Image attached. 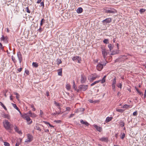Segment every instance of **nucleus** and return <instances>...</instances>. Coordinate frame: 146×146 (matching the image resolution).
<instances>
[{"mask_svg": "<svg viewBox=\"0 0 146 146\" xmlns=\"http://www.w3.org/2000/svg\"><path fill=\"white\" fill-rule=\"evenodd\" d=\"M105 13H115L117 12L116 11L114 8H109L104 9Z\"/></svg>", "mask_w": 146, "mask_h": 146, "instance_id": "obj_1", "label": "nucleus"}, {"mask_svg": "<svg viewBox=\"0 0 146 146\" xmlns=\"http://www.w3.org/2000/svg\"><path fill=\"white\" fill-rule=\"evenodd\" d=\"M3 126L7 130H9L10 129V124L7 120H5L3 122Z\"/></svg>", "mask_w": 146, "mask_h": 146, "instance_id": "obj_2", "label": "nucleus"}, {"mask_svg": "<svg viewBox=\"0 0 146 146\" xmlns=\"http://www.w3.org/2000/svg\"><path fill=\"white\" fill-rule=\"evenodd\" d=\"M88 88V86L87 85H81L78 87V89L77 90V91H84Z\"/></svg>", "mask_w": 146, "mask_h": 146, "instance_id": "obj_3", "label": "nucleus"}, {"mask_svg": "<svg viewBox=\"0 0 146 146\" xmlns=\"http://www.w3.org/2000/svg\"><path fill=\"white\" fill-rule=\"evenodd\" d=\"M27 139L25 141V143H29L33 140V137L32 135L29 134H28L27 135Z\"/></svg>", "mask_w": 146, "mask_h": 146, "instance_id": "obj_4", "label": "nucleus"}, {"mask_svg": "<svg viewBox=\"0 0 146 146\" xmlns=\"http://www.w3.org/2000/svg\"><path fill=\"white\" fill-rule=\"evenodd\" d=\"M112 20V19L111 18H108L105 19L102 21V23L104 25H106L107 23H110Z\"/></svg>", "mask_w": 146, "mask_h": 146, "instance_id": "obj_5", "label": "nucleus"}, {"mask_svg": "<svg viewBox=\"0 0 146 146\" xmlns=\"http://www.w3.org/2000/svg\"><path fill=\"white\" fill-rule=\"evenodd\" d=\"M20 115H21V116L23 119H26L27 120V122L28 123L29 121H30V120H31V119L30 118L29 116L27 115V114L25 113L23 115L21 114Z\"/></svg>", "mask_w": 146, "mask_h": 146, "instance_id": "obj_6", "label": "nucleus"}, {"mask_svg": "<svg viewBox=\"0 0 146 146\" xmlns=\"http://www.w3.org/2000/svg\"><path fill=\"white\" fill-rule=\"evenodd\" d=\"M72 60L73 61H75L77 60L78 61V63H80L81 61V58L78 56H74L72 58Z\"/></svg>", "mask_w": 146, "mask_h": 146, "instance_id": "obj_7", "label": "nucleus"}, {"mask_svg": "<svg viewBox=\"0 0 146 146\" xmlns=\"http://www.w3.org/2000/svg\"><path fill=\"white\" fill-rule=\"evenodd\" d=\"M17 56L19 60V62L21 63L22 60V55L20 52H19L17 53Z\"/></svg>", "mask_w": 146, "mask_h": 146, "instance_id": "obj_8", "label": "nucleus"}, {"mask_svg": "<svg viewBox=\"0 0 146 146\" xmlns=\"http://www.w3.org/2000/svg\"><path fill=\"white\" fill-rule=\"evenodd\" d=\"M81 82L82 83H85L86 80V77L84 75V74H82L81 76Z\"/></svg>", "mask_w": 146, "mask_h": 146, "instance_id": "obj_9", "label": "nucleus"}, {"mask_svg": "<svg viewBox=\"0 0 146 146\" xmlns=\"http://www.w3.org/2000/svg\"><path fill=\"white\" fill-rule=\"evenodd\" d=\"M98 75H97L96 76H89L88 77V79L90 81V82H92L94 80H95L97 77H98Z\"/></svg>", "mask_w": 146, "mask_h": 146, "instance_id": "obj_10", "label": "nucleus"}, {"mask_svg": "<svg viewBox=\"0 0 146 146\" xmlns=\"http://www.w3.org/2000/svg\"><path fill=\"white\" fill-rule=\"evenodd\" d=\"M97 69L98 71H101L103 68V65L100 63L98 64L96 66Z\"/></svg>", "mask_w": 146, "mask_h": 146, "instance_id": "obj_11", "label": "nucleus"}, {"mask_svg": "<svg viewBox=\"0 0 146 146\" xmlns=\"http://www.w3.org/2000/svg\"><path fill=\"white\" fill-rule=\"evenodd\" d=\"M102 53L103 55V56L104 58H106V56L107 55V52L106 50H105V49L102 48Z\"/></svg>", "mask_w": 146, "mask_h": 146, "instance_id": "obj_12", "label": "nucleus"}, {"mask_svg": "<svg viewBox=\"0 0 146 146\" xmlns=\"http://www.w3.org/2000/svg\"><path fill=\"white\" fill-rule=\"evenodd\" d=\"M99 140L102 141L108 142V137H102L100 138Z\"/></svg>", "mask_w": 146, "mask_h": 146, "instance_id": "obj_13", "label": "nucleus"}, {"mask_svg": "<svg viewBox=\"0 0 146 146\" xmlns=\"http://www.w3.org/2000/svg\"><path fill=\"white\" fill-rule=\"evenodd\" d=\"M93 126L98 131L100 132L102 131V128L101 127L98 126L97 125H94Z\"/></svg>", "mask_w": 146, "mask_h": 146, "instance_id": "obj_14", "label": "nucleus"}, {"mask_svg": "<svg viewBox=\"0 0 146 146\" xmlns=\"http://www.w3.org/2000/svg\"><path fill=\"white\" fill-rule=\"evenodd\" d=\"M80 123L83 124L85 125L86 126H88L89 123L86 121H84L82 119L80 120Z\"/></svg>", "mask_w": 146, "mask_h": 146, "instance_id": "obj_15", "label": "nucleus"}, {"mask_svg": "<svg viewBox=\"0 0 146 146\" xmlns=\"http://www.w3.org/2000/svg\"><path fill=\"white\" fill-rule=\"evenodd\" d=\"M7 37H4L3 35H2L1 38V41L5 42L7 40Z\"/></svg>", "mask_w": 146, "mask_h": 146, "instance_id": "obj_16", "label": "nucleus"}, {"mask_svg": "<svg viewBox=\"0 0 146 146\" xmlns=\"http://www.w3.org/2000/svg\"><path fill=\"white\" fill-rule=\"evenodd\" d=\"M12 104L13 106V107L15 108L17 110L19 111V112L20 114H21V111H20V110H19V109L17 107V105H16V104H13V103H12Z\"/></svg>", "mask_w": 146, "mask_h": 146, "instance_id": "obj_17", "label": "nucleus"}, {"mask_svg": "<svg viewBox=\"0 0 146 146\" xmlns=\"http://www.w3.org/2000/svg\"><path fill=\"white\" fill-rule=\"evenodd\" d=\"M2 117L4 118H7V119H10V116H9L8 115V114H6L5 113H3L2 115Z\"/></svg>", "mask_w": 146, "mask_h": 146, "instance_id": "obj_18", "label": "nucleus"}, {"mask_svg": "<svg viewBox=\"0 0 146 146\" xmlns=\"http://www.w3.org/2000/svg\"><path fill=\"white\" fill-rule=\"evenodd\" d=\"M76 11L78 13H80L83 11V9L82 7H79L77 9Z\"/></svg>", "mask_w": 146, "mask_h": 146, "instance_id": "obj_19", "label": "nucleus"}, {"mask_svg": "<svg viewBox=\"0 0 146 146\" xmlns=\"http://www.w3.org/2000/svg\"><path fill=\"white\" fill-rule=\"evenodd\" d=\"M113 118L112 117H107L106 119V123H107L109 121H110Z\"/></svg>", "mask_w": 146, "mask_h": 146, "instance_id": "obj_20", "label": "nucleus"}, {"mask_svg": "<svg viewBox=\"0 0 146 146\" xmlns=\"http://www.w3.org/2000/svg\"><path fill=\"white\" fill-rule=\"evenodd\" d=\"M14 129L15 131L19 134L22 133L21 132V131L19 130V129H18V128L17 126H15V127L14 128Z\"/></svg>", "mask_w": 146, "mask_h": 146, "instance_id": "obj_21", "label": "nucleus"}, {"mask_svg": "<svg viewBox=\"0 0 146 146\" xmlns=\"http://www.w3.org/2000/svg\"><path fill=\"white\" fill-rule=\"evenodd\" d=\"M132 107V106L127 105V104H125L122 107V108H125V109H127L128 108H131Z\"/></svg>", "mask_w": 146, "mask_h": 146, "instance_id": "obj_22", "label": "nucleus"}, {"mask_svg": "<svg viewBox=\"0 0 146 146\" xmlns=\"http://www.w3.org/2000/svg\"><path fill=\"white\" fill-rule=\"evenodd\" d=\"M58 74L59 76H62V68H60L58 70Z\"/></svg>", "mask_w": 146, "mask_h": 146, "instance_id": "obj_23", "label": "nucleus"}, {"mask_svg": "<svg viewBox=\"0 0 146 146\" xmlns=\"http://www.w3.org/2000/svg\"><path fill=\"white\" fill-rule=\"evenodd\" d=\"M22 141V139H20L19 141H17V142L15 144V146H18L21 143Z\"/></svg>", "mask_w": 146, "mask_h": 146, "instance_id": "obj_24", "label": "nucleus"}, {"mask_svg": "<svg viewBox=\"0 0 146 146\" xmlns=\"http://www.w3.org/2000/svg\"><path fill=\"white\" fill-rule=\"evenodd\" d=\"M101 81L100 80H98V81H95L94 82H93L92 84H91V86H93L95 84L98 83L99 82H100Z\"/></svg>", "mask_w": 146, "mask_h": 146, "instance_id": "obj_25", "label": "nucleus"}, {"mask_svg": "<svg viewBox=\"0 0 146 146\" xmlns=\"http://www.w3.org/2000/svg\"><path fill=\"white\" fill-rule=\"evenodd\" d=\"M32 65L33 67L35 68L37 67L38 66V64L35 62H33L32 64Z\"/></svg>", "mask_w": 146, "mask_h": 146, "instance_id": "obj_26", "label": "nucleus"}, {"mask_svg": "<svg viewBox=\"0 0 146 146\" xmlns=\"http://www.w3.org/2000/svg\"><path fill=\"white\" fill-rule=\"evenodd\" d=\"M11 59L12 61L14 63H15L17 62V60L15 59V58L13 56H11Z\"/></svg>", "mask_w": 146, "mask_h": 146, "instance_id": "obj_27", "label": "nucleus"}, {"mask_svg": "<svg viewBox=\"0 0 146 146\" xmlns=\"http://www.w3.org/2000/svg\"><path fill=\"white\" fill-rule=\"evenodd\" d=\"M135 89L136 90V91L137 92L140 94V95H142V96L143 95V93L141 92L136 87L135 88Z\"/></svg>", "mask_w": 146, "mask_h": 146, "instance_id": "obj_28", "label": "nucleus"}, {"mask_svg": "<svg viewBox=\"0 0 146 146\" xmlns=\"http://www.w3.org/2000/svg\"><path fill=\"white\" fill-rule=\"evenodd\" d=\"M116 110L117 111L121 113L123 112L124 111L122 109H119L118 108H116Z\"/></svg>", "mask_w": 146, "mask_h": 146, "instance_id": "obj_29", "label": "nucleus"}, {"mask_svg": "<svg viewBox=\"0 0 146 146\" xmlns=\"http://www.w3.org/2000/svg\"><path fill=\"white\" fill-rule=\"evenodd\" d=\"M66 88L68 90H69L70 89V86L69 84H66Z\"/></svg>", "mask_w": 146, "mask_h": 146, "instance_id": "obj_30", "label": "nucleus"}, {"mask_svg": "<svg viewBox=\"0 0 146 146\" xmlns=\"http://www.w3.org/2000/svg\"><path fill=\"white\" fill-rule=\"evenodd\" d=\"M108 46L109 49L110 50H111L113 49V46H112V45L111 44H109L108 45Z\"/></svg>", "mask_w": 146, "mask_h": 146, "instance_id": "obj_31", "label": "nucleus"}, {"mask_svg": "<svg viewBox=\"0 0 146 146\" xmlns=\"http://www.w3.org/2000/svg\"><path fill=\"white\" fill-rule=\"evenodd\" d=\"M0 105L3 108L6 110H7V109L6 107L4 104L1 102H0Z\"/></svg>", "mask_w": 146, "mask_h": 146, "instance_id": "obj_32", "label": "nucleus"}, {"mask_svg": "<svg viewBox=\"0 0 146 146\" xmlns=\"http://www.w3.org/2000/svg\"><path fill=\"white\" fill-rule=\"evenodd\" d=\"M35 129L40 131H41V129L38 125L35 126Z\"/></svg>", "mask_w": 146, "mask_h": 146, "instance_id": "obj_33", "label": "nucleus"}, {"mask_svg": "<svg viewBox=\"0 0 146 146\" xmlns=\"http://www.w3.org/2000/svg\"><path fill=\"white\" fill-rule=\"evenodd\" d=\"M116 78L115 77L114 78L113 80V82L112 85H115V84L116 83Z\"/></svg>", "mask_w": 146, "mask_h": 146, "instance_id": "obj_34", "label": "nucleus"}, {"mask_svg": "<svg viewBox=\"0 0 146 146\" xmlns=\"http://www.w3.org/2000/svg\"><path fill=\"white\" fill-rule=\"evenodd\" d=\"M30 116L32 117H36V115L34 113H32L30 115Z\"/></svg>", "mask_w": 146, "mask_h": 146, "instance_id": "obj_35", "label": "nucleus"}, {"mask_svg": "<svg viewBox=\"0 0 146 146\" xmlns=\"http://www.w3.org/2000/svg\"><path fill=\"white\" fill-rule=\"evenodd\" d=\"M30 106L31 108H33V111H35L36 110V109L34 108V106L33 104H30Z\"/></svg>", "mask_w": 146, "mask_h": 146, "instance_id": "obj_36", "label": "nucleus"}, {"mask_svg": "<svg viewBox=\"0 0 146 146\" xmlns=\"http://www.w3.org/2000/svg\"><path fill=\"white\" fill-rule=\"evenodd\" d=\"M54 104L57 107L60 106V104L59 103H57L56 101H54Z\"/></svg>", "mask_w": 146, "mask_h": 146, "instance_id": "obj_37", "label": "nucleus"}, {"mask_svg": "<svg viewBox=\"0 0 146 146\" xmlns=\"http://www.w3.org/2000/svg\"><path fill=\"white\" fill-rule=\"evenodd\" d=\"M145 9H141L139 11L141 13H143L145 11Z\"/></svg>", "mask_w": 146, "mask_h": 146, "instance_id": "obj_38", "label": "nucleus"}, {"mask_svg": "<svg viewBox=\"0 0 146 146\" xmlns=\"http://www.w3.org/2000/svg\"><path fill=\"white\" fill-rule=\"evenodd\" d=\"M108 39H104L103 40V42L104 43L107 44L108 43Z\"/></svg>", "mask_w": 146, "mask_h": 146, "instance_id": "obj_39", "label": "nucleus"}, {"mask_svg": "<svg viewBox=\"0 0 146 146\" xmlns=\"http://www.w3.org/2000/svg\"><path fill=\"white\" fill-rule=\"evenodd\" d=\"M40 115L41 116V117L43 115V112L41 110H40Z\"/></svg>", "mask_w": 146, "mask_h": 146, "instance_id": "obj_40", "label": "nucleus"}, {"mask_svg": "<svg viewBox=\"0 0 146 146\" xmlns=\"http://www.w3.org/2000/svg\"><path fill=\"white\" fill-rule=\"evenodd\" d=\"M44 21H45V20L44 19H42V20H41V22H40V25L41 26L43 24V22L44 23Z\"/></svg>", "mask_w": 146, "mask_h": 146, "instance_id": "obj_41", "label": "nucleus"}, {"mask_svg": "<svg viewBox=\"0 0 146 146\" xmlns=\"http://www.w3.org/2000/svg\"><path fill=\"white\" fill-rule=\"evenodd\" d=\"M4 145L5 146H10L9 144L7 142H4Z\"/></svg>", "mask_w": 146, "mask_h": 146, "instance_id": "obj_42", "label": "nucleus"}, {"mask_svg": "<svg viewBox=\"0 0 146 146\" xmlns=\"http://www.w3.org/2000/svg\"><path fill=\"white\" fill-rule=\"evenodd\" d=\"M117 87L118 88H121L122 85H121V84L120 83H119L117 85Z\"/></svg>", "mask_w": 146, "mask_h": 146, "instance_id": "obj_43", "label": "nucleus"}, {"mask_svg": "<svg viewBox=\"0 0 146 146\" xmlns=\"http://www.w3.org/2000/svg\"><path fill=\"white\" fill-rule=\"evenodd\" d=\"M91 103H95L96 102V101H93L92 100L90 99L88 100Z\"/></svg>", "mask_w": 146, "mask_h": 146, "instance_id": "obj_44", "label": "nucleus"}, {"mask_svg": "<svg viewBox=\"0 0 146 146\" xmlns=\"http://www.w3.org/2000/svg\"><path fill=\"white\" fill-rule=\"evenodd\" d=\"M112 89L113 90V91H115V85H112Z\"/></svg>", "mask_w": 146, "mask_h": 146, "instance_id": "obj_45", "label": "nucleus"}, {"mask_svg": "<svg viewBox=\"0 0 146 146\" xmlns=\"http://www.w3.org/2000/svg\"><path fill=\"white\" fill-rule=\"evenodd\" d=\"M26 11L27 13H30V11L29 9V7H27L26 8Z\"/></svg>", "mask_w": 146, "mask_h": 146, "instance_id": "obj_46", "label": "nucleus"}, {"mask_svg": "<svg viewBox=\"0 0 146 146\" xmlns=\"http://www.w3.org/2000/svg\"><path fill=\"white\" fill-rule=\"evenodd\" d=\"M60 112H61V111H60L59 112H58L57 111H56L55 113H53L52 114V115H55L56 114L58 115L60 113Z\"/></svg>", "mask_w": 146, "mask_h": 146, "instance_id": "obj_47", "label": "nucleus"}, {"mask_svg": "<svg viewBox=\"0 0 146 146\" xmlns=\"http://www.w3.org/2000/svg\"><path fill=\"white\" fill-rule=\"evenodd\" d=\"M125 137V134L124 133H123L121 138V139H123Z\"/></svg>", "mask_w": 146, "mask_h": 146, "instance_id": "obj_48", "label": "nucleus"}, {"mask_svg": "<svg viewBox=\"0 0 146 146\" xmlns=\"http://www.w3.org/2000/svg\"><path fill=\"white\" fill-rule=\"evenodd\" d=\"M57 61L58 64H59L62 63V61L61 60L59 59L57 60Z\"/></svg>", "mask_w": 146, "mask_h": 146, "instance_id": "obj_49", "label": "nucleus"}, {"mask_svg": "<svg viewBox=\"0 0 146 146\" xmlns=\"http://www.w3.org/2000/svg\"><path fill=\"white\" fill-rule=\"evenodd\" d=\"M40 6H42L43 7H44V3L43 2H42L40 3Z\"/></svg>", "mask_w": 146, "mask_h": 146, "instance_id": "obj_50", "label": "nucleus"}, {"mask_svg": "<svg viewBox=\"0 0 146 146\" xmlns=\"http://www.w3.org/2000/svg\"><path fill=\"white\" fill-rule=\"evenodd\" d=\"M120 125H121V127H123L124 126V123L123 122H121Z\"/></svg>", "mask_w": 146, "mask_h": 146, "instance_id": "obj_51", "label": "nucleus"}, {"mask_svg": "<svg viewBox=\"0 0 146 146\" xmlns=\"http://www.w3.org/2000/svg\"><path fill=\"white\" fill-rule=\"evenodd\" d=\"M101 81V83H104V82H105V79H104V78H103L102 80H100Z\"/></svg>", "mask_w": 146, "mask_h": 146, "instance_id": "obj_52", "label": "nucleus"}, {"mask_svg": "<svg viewBox=\"0 0 146 146\" xmlns=\"http://www.w3.org/2000/svg\"><path fill=\"white\" fill-rule=\"evenodd\" d=\"M137 115V112L136 111L134 112L133 113V115L134 116H136Z\"/></svg>", "mask_w": 146, "mask_h": 146, "instance_id": "obj_53", "label": "nucleus"}, {"mask_svg": "<svg viewBox=\"0 0 146 146\" xmlns=\"http://www.w3.org/2000/svg\"><path fill=\"white\" fill-rule=\"evenodd\" d=\"M70 108L69 107H67L66 108V111H69L70 110Z\"/></svg>", "mask_w": 146, "mask_h": 146, "instance_id": "obj_54", "label": "nucleus"}, {"mask_svg": "<svg viewBox=\"0 0 146 146\" xmlns=\"http://www.w3.org/2000/svg\"><path fill=\"white\" fill-rule=\"evenodd\" d=\"M54 122H56V123H60L61 122V121L60 120H55L54 121Z\"/></svg>", "mask_w": 146, "mask_h": 146, "instance_id": "obj_55", "label": "nucleus"}, {"mask_svg": "<svg viewBox=\"0 0 146 146\" xmlns=\"http://www.w3.org/2000/svg\"><path fill=\"white\" fill-rule=\"evenodd\" d=\"M22 69V68H18L17 70L19 72H20L21 71Z\"/></svg>", "mask_w": 146, "mask_h": 146, "instance_id": "obj_56", "label": "nucleus"}, {"mask_svg": "<svg viewBox=\"0 0 146 146\" xmlns=\"http://www.w3.org/2000/svg\"><path fill=\"white\" fill-rule=\"evenodd\" d=\"M74 115V114H72L70 115V116H69V118H71L72 117H73Z\"/></svg>", "mask_w": 146, "mask_h": 146, "instance_id": "obj_57", "label": "nucleus"}, {"mask_svg": "<svg viewBox=\"0 0 146 146\" xmlns=\"http://www.w3.org/2000/svg\"><path fill=\"white\" fill-rule=\"evenodd\" d=\"M122 57H123L124 58H125L126 59L127 58V56H126V55H122Z\"/></svg>", "mask_w": 146, "mask_h": 146, "instance_id": "obj_58", "label": "nucleus"}, {"mask_svg": "<svg viewBox=\"0 0 146 146\" xmlns=\"http://www.w3.org/2000/svg\"><path fill=\"white\" fill-rule=\"evenodd\" d=\"M43 122L45 124H49V123L46 121H43Z\"/></svg>", "mask_w": 146, "mask_h": 146, "instance_id": "obj_59", "label": "nucleus"}, {"mask_svg": "<svg viewBox=\"0 0 146 146\" xmlns=\"http://www.w3.org/2000/svg\"><path fill=\"white\" fill-rule=\"evenodd\" d=\"M42 0H38L37 1V3H40L41 2Z\"/></svg>", "mask_w": 146, "mask_h": 146, "instance_id": "obj_60", "label": "nucleus"}, {"mask_svg": "<svg viewBox=\"0 0 146 146\" xmlns=\"http://www.w3.org/2000/svg\"><path fill=\"white\" fill-rule=\"evenodd\" d=\"M19 97V94L18 95H16V98L18 100Z\"/></svg>", "mask_w": 146, "mask_h": 146, "instance_id": "obj_61", "label": "nucleus"}, {"mask_svg": "<svg viewBox=\"0 0 146 146\" xmlns=\"http://www.w3.org/2000/svg\"><path fill=\"white\" fill-rule=\"evenodd\" d=\"M32 113L31 112V111H29L28 113H27V115L28 114H29L30 115Z\"/></svg>", "mask_w": 146, "mask_h": 146, "instance_id": "obj_62", "label": "nucleus"}, {"mask_svg": "<svg viewBox=\"0 0 146 146\" xmlns=\"http://www.w3.org/2000/svg\"><path fill=\"white\" fill-rule=\"evenodd\" d=\"M44 131L45 132H47V133H48L49 132V130L48 129H45L44 130Z\"/></svg>", "mask_w": 146, "mask_h": 146, "instance_id": "obj_63", "label": "nucleus"}, {"mask_svg": "<svg viewBox=\"0 0 146 146\" xmlns=\"http://www.w3.org/2000/svg\"><path fill=\"white\" fill-rule=\"evenodd\" d=\"M10 99L11 100H13V98H12V95H11L10 96Z\"/></svg>", "mask_w": 146, "mask_h": 146, "instance_id": "obj_64", "label": "nucleus"}]
</instances>
